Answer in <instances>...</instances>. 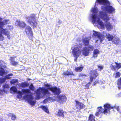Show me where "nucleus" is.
<instances>
[{
    "instance_id": "c9c22d12",
    "label": "nucleus",
    "mask_w": 121,
    "mask_h": 121,
    "mask_svg": "<svg viewBox=\"0 0 121 121\" xmlns=\"http://www.w3.org/2000/svg\"><path fill=\"white\" fill-rule=\"evenodd\" d=\"M104 68V66L101 65H99L98 66V70L99 71L101 70Z\"/></svg>"
},
{
    "instance_id": "5701e85b",
    "label": "nucleus",
    "mask_w": 121,
    "mask_h": 121,
    "mask_svg": "<svg viewBox=\"0 0 121 121\" xmlns=\"http://www.w3.org/2000/svg\"><path fill=\"white\" fill-rule=\"evenodd\" d=\"M40 108L46 113H49V112L48 108L47 106H41L40 107Z\"/></svg>"
},
{
    "instance_id": "ddd939ff",
    "label": "nucleus",
    "mask_w": 121,
    "mask_h": 121,
    "mask_svg": "<svg viewBox=\"0 0 121 121\" xmlns=\"http://www.w3.org/2000/svg\"><path fill=\"white\" fill-rule=\"evenodd\" d=\"M15 23L16 26L22 28H25L26 26V24L24 22L18 20L15 21Z\"/></svg>"
},
{
    "instance_id": "de8ad7c7",
    "label": "nucleus",
    "mask_w": 121,
    "mask_h": 121,
    "mask_svg": "<svg viewBox=\"0 0 121 121\" xmlns=\"http://www.w3.org/2000/svg\"><path fill=\"white\" fill-rule=\"evenodd\" d=\"M0 121H3L2 119L0 118Z\"/></svg>"
},
{
    "instance_id": "3c124183",
    "label": "nucleus",
    "mask_w": 121,
    "mask_h": 121,
    "mask_svg": "<svg viewBox=\"0 0 121 121\" xmlns=\"http://www.w3.org/2000/svg\"><path fill=\"white\" fill-rule=\"evenodd\" d=\"M1 86V84H0V87Z\"/></svg>"
},
{
    "instance_id": "f8f14e48",
    "label": "nucleus",
    "mask_w": 121,
    "mask_h": 121,
    "mask_svg": "<svg viewBox=\"0 0 121 121\" xmlns=\"http://www.w3.org/2000/svg\"><path fill=\"white\" fill-rule=\"evenodd\" d=\"M67 99L65 95H58L56 100L58 102L61 103H63L67 100Z\"/></svg>"
},
{
    "instance_id": "f03ea898",
    "label": "nucleus",
    "mask_w": 121,
    "mask_h": 121,
    "mask_svg": "<svg viewBox=\"0 0 121 121\" xmlns=\"http://www.w3.org/2000/svg\"><path fill=\"white\" fill-rule=\"evenodd\" d=\"M46 88H39L36 91V99H38L43 97L49 96L50 95V92H52L54 94L58 95L60 93L59 89L56 87H52L49 84H45Z\"/></svg>"
},
{
    "instance_id": "a878e982",
    "label": "nucleus",
    "mask_w": 121,
    "mask_h": 121,
    "mask_svg": "<svg viewBox=\"0 0 121 121\" xmlns=\"http://www.w3.org/2000/svg\"><path fill=\"white\" fill-rule=\"evenodd\" d=\"M19 85H20L21 86L23 87H26L29 86V83L26 82L22 83L21 84H19Z\"/></svg>"
},
{
    "instance_id": "aec40b11",
    "label": "nucleus",
    "mask_w": 121,
    "mask_h": 121,
    "mask_svg": "<svg viewBox=\"0 0 121 121\" xmlns=\"http://www.w3.org/2000/svg\"><path fill=\"white\" fill-rule=\"evenodd\" d=\"M15 57H11L10 58V62L11 64L13 65H15L17 64V63L14 60V58Z\"/></svg>"
},
{
    "instance_id": "cd10ccee",
    "label": "nucleus",
    "mask_w": 121,
    "mask_h": 121,
    "mask_svg": "<svg viewBox=\"0 0 121 121\" xmlns=\"http://www.w3.org/2000/svg\"><path fill=\"white\" fill-rule=\"evenodd\" d=\"M63 74L64 75H65L69 76L72 75H73L72 71L69 72L68 71L65 72H64L63 73Z\"/></svg>"
},
{
    "instance_id": "a19ab883",
    "label": "nucleus",
    "mask_w": 121,
    "mask_h": 121,
    "mask_svg": "<svg viewBox=\"0 0 121 121\" xmlns=\"http://www.w3.org/2000/svg\"><path fill=\"white\" fill-rule=\"evenodd\" d=\"M16 116L14 115H12L11 116V119L12 120H14L16 119Z\"/></svg>"
},
{
    "instance_id": "4c0bfd02",
    "label": "nucleus",
    "mask_w": 121,
    "mask_h": 121,
    "mask_svg": "<svg viewBox=\"0 0 121 121\" xmlns=\"http://www.w3.org/2000/svg\"><path fill=\"white\" fill-rule=\"evenodd\" d=\"M5 81V79L4 78H0V83H2L4 82Z\"/></svg>"
},
{
    "instance_id": "a211bd4d",
    "label": "nucleus",
    "mask_w": 121,
    "mask_h": 121,
    "mask_svg": "<svg viewBox=\"0 0 121 121\" xmlns=\"http://www.w3.org/2000/svg\"><path fill=\"white\" fill-rule=\"evenodd\" d=\"M91 39V37H86L84 38L83 39V42L85 45L86 46L88 45L89 43V40Z\"/></svg>"
},
{
    "instance_id": "2eb2a0df",
    "label": "nucleus",
    "mask_w": 121,
    "mask_h": 121,
    "mask_svg": "<svg viewBox=\"0 0 121 121\" xmlns=\"http://www.w3.org/2000/svg\"><path fill=\"white\" fill-rule=\"evenodd\" d=\"M90 75V80L91 82H92L93 79L95 78L98 76V74L96 71L93 70L91 72Z\"/></svg>"
},
{
    "instance_id": "4be33fe9",
    "label": "nucleus",
    "mask_w": 121,
    "mask_h": 121,
    "mask_svg": "<svg viewBox=\"0 0 121 121\" xmlns=\"http://www.w3.org/2000/svg\"><path fill=\"white\" fill-rule=\"evenodd\" d=\"M106 37L108 39V40L109 41L112 40L113 38V36L109 33H107L106 34Z\"/></svg>"
},
{
    "instance_id": "49530a36",
    "label": "nucleus",
    "mask_w": 121,
    "mask_h": 121,
    "mask_svg": "<svg viewBox=\"0 0 121 121\" xmlns=\"http://www.w3.org/2000/svg\"><path fill=\"white\" fill-rule=\"evenodd\" d=\"M98 82L97 81H95L94 82V85H95Z\"/></svg>"
},
{
    "instance_id": "b1692460",
    "label": "nucleus",
    "mask_w": 121,
    "mask_h": 121,
    "mask_svg": "<svg viewBox=\"0 0 121 121\" xmlns=\"http://www.w3.org/2000/svg\"><path fill=\"white\" fill-rule=\"evenodd\" d=\"M117 85L119 89H121V77L117 80Z\"/></svg>"
},
{
    "instance_id": "6ab92c4d",
    "label": "nucleus",
    "mask_w": 121,
    "mask_h": 121,
    "mask_svg": "<svg viewBox=\"0 0 121 121\" xmlns=\"http://www.w3.org/2000/svg\"><path fill=\"white\" fill-rule=\"evenodd\" d=\"M113 42L116 44H118L121 42L119 39L118 37H115L113 40Z\"/></svg>"
},
{
    "instance_id": "9b49d317",
    "label": "nucleus",
    "mask_w": 121,
    "mask_h": 121,
    "mask_svg": "<svg viewBox=\"0 0 121 121\" xmlns=\"http://www.w3.org/2000/svg\"><path fill=\"white\" fill-rule=\"evenodd\" d=\"M75 106L77 111L85 108V106L82 103H81L76 100H75Z\"/></svg>"
},
{
    "instance_id": "ea45409f",
    "label": "nucleus",
    "mask_w": 121,
    "mask_h": 121,
    "mask_svg": "<svg viewBox=\"0 0 121 121\" xmlns=\"http://www.w3.org/2000/svg\"><path fill=\"white\" fill-rule=\"evenodd\" d=\"M1 33H0V41H2L4 39V37L1 34Z\"/></svg>"
},
{
    "instance_id": "f704fd0d",
    "label": "nucleus",
    "mask_w": 121,
    "mask_h": 121,
    "mask_svg": "<svg viewBox=\"0 0 121 121\" xmlns=\"http://www.w3.org/2000/svg\"><path fill=\"white\" fill-rule=\"evenodd\" d=\"M29 87L30 89L32 91H34L35 90V87L33 86V85L32 84H31L29 86Z\"/></svg>"
},
{
    "instance_id": "c756f323",
    "label": "nucleus",
    "mask_w": 121,
    "mask_h": 121,
    "mask_svg": "<svg viewBox=\"0 0 121 121\" xmlns=\"http://www.w3.org/2000/svg\"><path fill=\"white\" fill-rule=\"evenodd\" d=\"M95 117L92 114H91L89 117L88 121H95Z\"/></svg>"
},
{
    "instance_id": "c03bdc74",
    "label": "nucleus",
    "mask_w": 121,
    "mask_h": 121,
    "mask_svg": "<svg viewBox=\"0 0 121 121\" xmlns=\"http://www.w3.org/2000/svg\"><path fill=\"white\" fill-rule=\"evenodd\" d=\"M51 98H48V99H45L43 101V103H46L47 102L48 99H51Z\"/></svg>"
},
{
    "instance_id": "f257e3e1",
    "label": "nucleus",
    "mask_w": 121,
    "mask_h": 121,
    "mask_svg": "<svg viewBox=\"0 0 121 121\" xmlns=\"http://www.w3.org/2000/svg\"><path fill=\"white\" fill-rule=\"evenodd\" d=\"M115 9L110 5V3L108 0H96L94 7H92L91 12L92 14L90 16L93 24L94 26H100V28L103 29L104 26L103 22L101 20L99 15L100 11L105 13L106 12L109 13H114Z\"/></svg>"
},
{
    "instance_id": "603ef678",
    "label": "nucleus",
    "mask_w": 121,
    "mask_h": 121,
    "mask_svg": "<svg viewBox=\"0 0 121 121\" xmlns=\"http://www.w3.org/2000/svg\"><path fill=\"white\" fill-rule=\"evenodd\" d=\"M120 94H121V93H120Z\"/></svg>"
},
{
    "instance_id": "09e8293b",
    "label": "nucleus",
    "mask_w": 121,
    "mask_h": 121,
    "mask_svg": "<svg viewBox=\"0 0 121 121\" xmlns=\"http://www.w3.org/2000/svg\"><path fill=\"white\" fill-rule=\"evenodd\" d=\"M1 65H0V66H2V64H3V63H1Z\"/></svg>"
},
{
    "instance_id": "e433bc0d",
    "label": "nucleus",
    "mask_w": 121,
    "mask_h": 121,
    "mask_svg": "<svg viewBox=\"0 0 121 121\" xmlns=\"http://www.w3.org/2000/svg\"><path fill=\"white\" fill-rule=\"evenodd\" d=\"M121 74L119 72H117L116 73V76L115 78H116L119 77H120L121 75Z\"/></svg>"
},
{
    "instance_id": "bb28decb",
    "label": "nucleus",
    "mask_w": 121,
    "mask_h": 121,
    "mask_svg": "<svg viewBox=\"0 0 121 121\" xmlns=\"http://www.w3.org/2000/svg\"><path fill=\"white\" fill-rule=\"evenodd\" d=\"M22 92L24 94H27L30 93V91L28 89H22Z\"/></svg>"
},
{
    "instance_id": "c85d7f7f",
    "label": "nucleus",
    "mask_w": 121,
    "mask_h": 121,
    "mask_svg": "<svg viewBox=\"0 0 121 121\" xmlns=\"http://www.w3.org/2000/svg\"><path fill=\"white\" fill-rule=\"evenodd\" d=\"M57 115L59 116H63V111L61 110H59L58 112Z\"/></svg>"
},
{
    "instance_id": "37998d69",
    "label": "nucleus",
    "mask_w": 121,
    "mask_h": 121,
    "mask_svg": "<svg viewBox=\"0 0 121 121\" xmlns=\"http://www.w3.org/2000/svg\"><path fill=\"white\" fill-rule=\"evenodd\" d=\"M7 28L11 30L13 29V27L11 26H9Z\"/></svg>"
},
{
    "instance_id": "6e6552de",
    "label": "nucleus",
    "mask_w": 121,
    "mask_h": 121,
    "mask_svg": "<svg viewBox=\"0 0 121 121\" xmlns=\"http://www.w3.org/2000/svg\"><path fill=\"white\" fill-rule=\"evenodd\" d=\"M81 44L82 45V48L81 50L83 55L86 56L88 55L90 50H92L94 48L91 45H89L88 46V48H87L86 47L83 48V45Z\"/></svg>"
},
{
    "instance_id": "0eeeda50",
    "label": "nucleus",
    "mask_w": 121,
    "mask_h": 121,
    "mask_svg": "<svg viewBox=\"0 0 121 121\" xmlns=\"http://www.w3.org/2000/svg\"><path fill=\"white\" fill-rule=\"evenodd\" d=\"M92 37L93 39L95 40L96 42L99 40L101 42L104 39L105 37L104 35L100 32L94 30L93 31Z\"/></svg>"
},
{
    "instance_id": "f3484780",
    "label": "nucleus",
    "mask_w": 121,
    "mask_h": 121,
    "mask_svg": "<svg viewBox=\"0 0 121 121\" xmlns=\"http://www.w3.org/2000/svg\"><path fill=\"white\" fill-rule=\"evenodd\" d=\"M3 88L2 90H0L1 92L4 91L5 93H6L7 90L9 88V85L7 84H5L3 85Z\"/></svg>"
},
{
    "instance_id": "39448f33",
    "label": "nucleus",
    "mask_w": 121,
    "mask_h": 121,
    "mask_svg": "<svg viewBox=\"0 0 121 121\" xmlns=\"http://www.w3.org/2000/svg\"><path fill=\"white\" fill-rule=\"evenodd\" d=\"M104 110L101 107H99L97 108V111L95 113L96 116H98L102 112L104 114H107L110 112L111 109H113L112 107L108 104H106L104 105Z\"/></svg>"
},
{
    "instance_id": "58836bf2",
    "label": "nucleus",
    "mask_w": 121,
    "mask_h": 121,
    "mask_svg": "<svg viewBox=\"0 0 121 121\" xmlns=\"http://www.w3.org/2000/svg\"><path fill=\"white\" fill-rule=\"evenodd\" d=\"M91 84L90 82H89L85 86V89H88L89 88V85Z\"/></svg>"
},
{
    "instance_id": "412c9836",
    "label": "nucleus",
    "mask_w": 121,
    "mask_h": 121,
    "mask_svg": "<svg viewBox=\"0 0 121 121\" xmlns=\"http://www.w3.org/2000/svg\"><path fill=\"white\" fill-rule=\"evenodd\" d=\"M99 53L100 52L99 50L97 49H95L93 52V57L94 58H96L97 56L99 54Z\"/></svg>"
},
{
    "instance_id": "a18cd8bd",
    "label": "nucleus",
    "mask_w": 121,
    "mask_h": 121,
    "mask_svg": "<svg viewBox=\"0 0 121 121\" xmlns=\"http://www.w3.org/2000/svg\"><path fill=\"white\" fill-rule=\"evenodd\" d=\"M115 108H116V109L118 112H119V107L118 106H117L116 107H115Z\"/></svg>"
},
{
    "instance_id": "79ce46f5",
    "label": "nucleus",
    "mask_w": 121,
    "mask_h": 121,
    "mask_svg": "<svg viewBox=\"0 0 121 121\" xmlns=\"http://www.w3.org/2000/svg\"><path fill=\"white\" fill-rule=\"evenodd\" d=\"M79 77L81 78H84V76H85L86 75L84 74H79Z\"/></svg>"
},
{
    "instance_id": "dca6fc26",
    "label": "nucleus",
    "mask_w": 121,
    "mask_h": 121,
    "mask_svg": "<svg viewBox=\"0 0 121 121\" xmlns=\"http://www.w3.org/2000/svg\"><path fill=\"white\" fill-rule=\"evenodd\" d=\"M25 32L28 36H32L33 33L32 29L29 26H27L25 29Z\"/></svg>"
},
{
    "instance_id": "9d476101",
    "label": "nucleus",
    "mask_w": 121,
    "mask_h": 121,
    "mask_svg": "<svg viewBox=\"0 0 121 121\" xmlns=\"http://www.w3.org/2000/svg\"><path fill=\"white\" fill-rule=\"evenodd\" d=\"M3 63L2 64V66H0V75L2 76H3L4 75L6 74V72H5L4 69L6 67V64L5 63L4 61L2 60H0V65L1 64V63Z\"/></svg>"
},
{
    "instance_id": "4468645a",
    "label": "nucleus",
    "mask_w": 121,
    "mask_h": 121,
    "mask_svg": "<svg viewBox=\"0 0 121 121\" xmlns=\"http://www.w3.org/2000/svg\"><path fill=\"white\" fill-rule=\"evenodd\" d=\"M110 67L113 70H115L116 69H118L121 67V64L114 62L111 65Z\"/></svg>"
},
{
    "instance_id": "473e14b6",
    "label": "nucleus",
    "mask_w": 121,
    "mask_h": 121,
    "mask_svg": "<svg viewBox=\"0 0 121 121\" xmlns=\"http://www.w3.org/2000/svg\"><path fill=\"white\" fill-rule=\"evenodd\" d=\"M18 82V80L16 79H15L12 80L10 82V83L11 84H14L15 83Z\"/></svg>"
},
{
    "instance_id": "2f4dec72",
    "label": "nucleus",
    "mask_w": 121,
    "mask_h": 121,
    "mask_svg": "<svg viewBox=\"0 0 121 121\" xmlns=\"http://www.w3.org/2000/svg\"><path fill=\"white\" fill-rule=\"evenodd\" d=\"M10 91L12 93H13L12 91L13 92H16L17 91V89L15 86H13L11 88Z\"/></svg>"
},
{
    "instance_id": "393cba45",
    "label": "nucleus",
    "mask_w": 121,
    "mask_h": 121,
    "mask_svg": "<svg viewBox=\"0 0 121 121\" xmlns=\"http://www.w3.org/2000/svg\"><path fill=\"white\" fill-rule=\"evenodd\" d=\"M83 66L81 65L80 67L75 68L74 70L76 72H81L82 70Z\"/></svg>"
},
{
    "instance_id": "72a5a7b5",
    "label": "nucleus",
    "mask_w": 121,
    "mask_h": 121,
    "mask_svg": "<svg viewBox=\"0 0 121 121\" xmlns=\"http://www.w3.org/2000/svg\"><path fill=\"white\" fill-rule=\"evenodd\" d=\"M13 75V74L12 73H11L10 74H8L4 78L5 79V80L6 79H9L10 78V76H12Z\"/></svg>"
},
{
    "instance_id": "423d86ee",
    "label": "nucleus",
    "mask_w": 121,
    "mask_h": 121,
    "mask_svg": "<svg viewBox=\"0 0 121 121\" xmlns=\"http://www.w3.org/2000/svg\"><path fill=\"white\" fill-rule=\"evenodd\" d=\"M36 17L35 14H32L30 16H27L26 19L27 21L34 27H36L37 25V23L36 20Z\"/></svg>"
},
{
    "instance_id": "1a4fd4ad",
    "label": "nucleus",
    "mask_w": 121,
    "mask_h": 121,
    "mask_svg": "<svg viewBox=\"0 0 121 121\" xmlns=\"http://www.w3.org/2000/svg\"><path fill=\"white\" fill-rule=\"evenodd\" d=\"M24 99L27 100L30 104L32 106L34 105L35 103V101L33 100V97L31 95H25L24 97Z\"/></svg>"
},
{
    "instance_id": "20e7f679",
    "label": "nucleus",
    "mask_w": 121,
    "mask_h": 121,
    "mask_svg": "<svg viewBox=\"0 0 121 121\" xmlns=\"http://www.w3.org/2000/svg\"><path fill=\"white\" fill-rule=\"evenodd\" d=\"M82 48V45L81 44H76L72 46V53L73 56L76 58L74 59L75 61H76L77 58L80 55L82 52L81 50Z\"/></svg>"
},
{
    "instance_id": "7ed1b4c3",
    "label": "nucleus",
    "mask_w": 121,
    "mask_h": 121,
    "mask_svg": "<svg viewBox=\"0 0 121 121\" xmlns=\"http://www.w3.org/2000/svg\"><path fill=\"white\" fill-rule=\"evenodd\" d=\"M99 15L100 18L105 22V25L107 30L109 31H111L113 29V26L108 22L110 20L109 16L106 13L102 11L100 12Z\"/></svg>"
},
{
    "instance_id": "7c9ffc66",
    "label": "nucleus",
    "mask_w": 121,
    "mask_h": 121,
    "mask_svg": "<svg viewBox=\"0 0 121 121\" xmlns=\"http://www.w3.org/2000/svg\"><path fill=\"white\" fill-rule=\"evenodd\" d=\"M17 98L19 99L21 98L22 96V92L20 91H18L17 92Z\"/></svg>"
},
{
    "instance_id": "8fccbe9b",
    "label": "nucleus",
    "mask_w": 121,
    "mask_h": 121,
    "mask_svg": "<svg viewBox=\"0 0 121 121\" xmlns=\"http://www.w3.org/2000/svg\"><path fill=\"white\" fill-rule=\"evenodd\" d=\"M105 33V32H103V34H104V33Z\"/></svg>"
}]
</instances>
